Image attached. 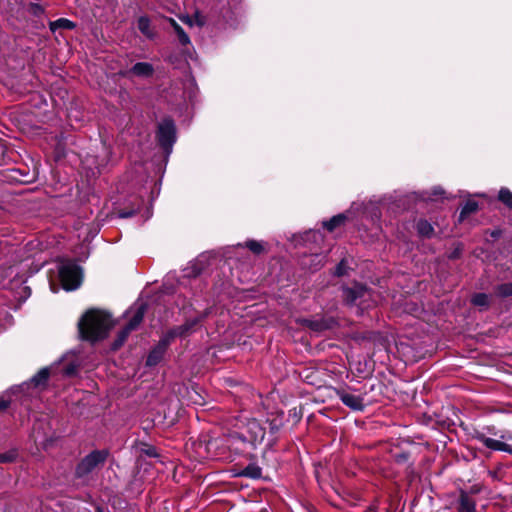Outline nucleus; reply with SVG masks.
Here are the masks:
<instances>
[{"label": "nucleus", "instance_id": "obj_6", "mask_svg": "<svg viewBox=\"0 0 512 512\" xmlns=\"http://www.w3.org/2000/svg\"><path fill=\"white\" fill-rule=\"evenodd\" d=\"M268 450H265L262 454L261 463H259L256 455L249 453L247 455V459L249 462L244 464H237L234 471L235 475L242 478H247L251 480H260L263 479V466H268L267 464V455Z\"/></svg>", "mask_w": 512, "mask_h": 512}, {"label": "nucleus", "instance_id": "obj_13", "mask_svg": "<svg viewBox=\"0 0 512 512\" xmlns=\"http://www.w3.org/2000/svg\"><path fill=\"white\" fill-rule=\"evenodd\" d=\"M475 439L481 442L486 448L494 451H503L512 455V445L510 444L487 437L483 433H477Z\"/></svg>", "mask_w": 512, "mask_h": 512}, {"label": "nucleus", "instance_id": "obj_33", "mask_svg": "<svg viewBox=\"0 0 512 512\" xmlns=\"http://www.w3.org/2000/svg\"><path fill=\"white\" fill-rule=\"evenodd\" d=\"M351 268L349 267V263L347 258H342L340 262L336 265L334 271L332 272V275L335 277H344L348 275V272Z\"/></svg>", "mask_w": 512, "mask_h": 512}, {"label": "nucleus", "instance_id": "obj_48", "mask_svg": "<svg viewBox=\"0 0 512 512\" xmlns=\"http://www.w3.org/2000/svg\"><path fill=\"white\" fill-rule=\"evenodd\" d=\"M510 512H512V510Z\"/></svg>", "mask_w": 512, "mask_h": 512}, {"label": "nucleus", "instance_id": "obj_7", "mask_svg": "<svg viewBox=\"0 0 512 512\" xmlns=\"http://www.w3.org/2000/svg\"><path fill=\"white\" fill-rule=\"evenodd\" d=\"M147 308L148 304L145 302H142L136 308L133 316L130 318L128 323L118 332L116 338L112 343V350L120 349L127 340L130 333L139 327V325L142 323L144 319Z\"/></svg>", "mask_w": 512, "mask_h": 512}, {"label": "nucleus", "instance_id": "obj_24", "mask_svg": "<svg viewBox=\"0 0 512 512\" xmlns=\"http://www.w3.org/2000/svg\"><path fill=\"white\" fill-rule=\"evenodd\" d=\"M207 268V262L203 259H197L186 268V276L189 278L199 277Z\"/></svg>", "mask_w": 512, "mask_h": 512}, {"label": "nucleus", "instance_id": "obj_36", "mask_svg": "<svg viewBox=\"0 0 512 512\" xmlns=\"http://www.w3.org/2000/svg\"><path fill=\"white\" fill-rule=\"evenodd\" d=\"M266 424L268 425L269 433L272 436H275L282 427V421L278 418L267 420Z\"/></svg>", "mask_w": 512, "mask_h": 512}, {"label": "nucleus", "instance_id": "obj_19", "mask_svg": "<svg viewBox=\"0 0 512 512\" xmlns=\"http://www.w3.org/2000/svg\"><path fill=\"white\" fill-rule=\"evenodd\" d=\"M166 351L163 347H161L159 344H156L148 353L146 357V366L147 367H154L157 366L164 358V355L166 354Z\"/></svg>", "mask_w": 512, "mask_h": 512}, {"label": "nucleus", "instance_id": "obj_5", "mask_svg": "<svg viewBox=\"0 0 512 512\" xmlns=\"http://www.w3.org/2000/svg\"><path fill=\"white\" fill-rule=\"evenodd\" d=\"M58 276L62 288L66 291H73L80 287L83 271L78 264L68 260L59 265Z\"/></svg>", "mask_w": 512, "mask_h": 512}, {"label": "nucleus", "instance_id": "obj_3", "mask_svg": "<svg viewBox=\"0 0 512 512\" xmlns=\"http://www.w3.org/2000/svg\"><path fill=\"white\" fill-rule=\"evenodd\" d=\"M193 448L199 458L209 460L225 459L229 452L226 436L213 438L202 435L193 443Z\"/></svg>", "mask_w": 512, "mask_h": 512}, {"label": "nucleus", "instance_id": "obj_29", "mask_svg": "<svg viewBox=\"0 0 512 512\" xmlns=\"http://www.w3.org/2000/svg\"><path fill=\"white\" fill-rule=\"evenodd\" d=\"M49 377H50V369L48 367H44L42 369H40L32 378H31V383L35 386V387H40V386H46L47 383H48V380H49Z\"/></svg>", "mask_w": 512, "mask_h": 512}, {"label": "nucleus", "instance_id": "obj_23", "mask_svg": "<svg viewBox=\"0 0 512 512\" xmlns=\"http://www.w3.org/2000/svg\"><path fill=\"white\" fill-rule=\"evenodd\" d=\"M471 305L479 307L480 311H486L490 307V296L483 292L474 293L470 299Z\"/></svg>", "mask_w": 512, "mask_h": 512}, {"label": "nucleus", "instance_id": "obj_34", "mask_svg": "<svg viewBox=\"0 0 512 512\" xmlns=\"http://www.w3.org/2000/svg\"><path fill=\"white\" fill-rule=\"evenodd\" d=\"M244 247L249 249L255 255H260L265 252L263 243L254 239L247 240L244 244Z\"/></svg>", "mask_w": 512, "mask_h": 512}, {"label": "nucleus", "instance_id": "obj_31", "mask_svg": "<svg viewBox=\"0 0 512 512\" xmlns=\"http://www.w3.org/2000/svg\"><path fill=\"white\" fill-rule=\"evenodd\" d=\"M494 293L499 298H508L512 296V281L498 284L494 288Z\"/></svg>", "mask_w": 512, "mask_h": 512}, {"label": "nucleus", "instance_id": "obj_26", "mask_svg": "<svg viewBox=\"0 0 512 512\" xmlns=\"http://www.w3.org/2000/svg\"><path fill=\"white\" fill-rule=\"evenodd\" d=\"M76 23L67 19V18H59L55 21L49 22V29L51 32L55 33L58 29L64 30H73L76 28Z\"/></svg>", "mask_w": 512, "mask_h": 512}, {"label": "nucleus", "instance_id": "obj_38", "mask_svg": "<svg viewBox=\"0 0 512 512\" xmlns=\"http://www.w3.org/2000/svg\"><path fill=\"white\" fill-rule=\"evenodd\" d=\"M463 244L461 242L455 243L453 249L448 253L447 258L449 260H457L461 258L463 253Z\"/></svg>", "mask_w": 512, "mask_h": 512}, {"label": "nucleus", "instance_id": "obj_30", "mask_svg": "<svg viewBox=\"0 0 512 512\" xmlns=\"http://www.w3.org/2000/svg\"><path fill=\"white\" fill-rule=\"evenodd\" d=\"M498 201H500L506 208L512 210V192L507 187H501L498 195Z\"/></svg>", "mask_w": 512, "mask_h": 512}, {"label": "nucleus", "instance_id": "obj_8", "mask_svg": "<svg viewBox=\"0 0 512 512\" xmlns=\"http://www.w3.org/2000/svg\"><path fill=\"white\" fill-rule=\"evenodd\" d=\"M37 171L27 166L8 168L0 171V180L8 184H30L36 181Z\"/></svg>", "mask_w": 512, "mask_h": 512}, {"label": "nucleus", "instance_id": "obj_2", "mask_svg": "<svg viewBox=\"0 0 512 512\" xmlns=\"http://www.w3.org/2000/svg\"><path fill=\"white\" fill-rule=\"evenodd\" d=\"M109 455L107 449H94L81 458L74 467V483L77 486H88L93 479V473L104 467Z\"/></svg>", "mask_w": 512, "mask_h": 512}, {"label": "nucleus", "instance_id": "obj_44", "mask_svg": "<svg viewBox=\"0 0 512 512\" xmlns=\"http://www.w3.org/2000/svg\"><path fill=\"white\" fill-rule=\"evenodd\" d=\"M381 387H382V383H381V382H379V381H377L376 383L371 384V385L369 386V388H368V389H367V384H365V385L363 386V389H364L363 394H367L368 392H372V391H374L376 388L381 389Z\"/></svg>", "mask_w": 512, "mask_h": 512}, {"label": "nucleus", "instance_id": "obj_21", "mask_svg": "<svg viewBox=\"0 0 512 512\" xmlns=\"http://www.w3.org/2000/svg\"><path fill=\"white\" fill-rule=\"evenodd\" d=\"M457 510L458 512H476L475 500L464 490L460 491Z\"/></svg>", "mask_w": 512, "mask_h": 512}, {"label": "nucleus", "instance_id": "obj_14", "mask_svg": "<svg viewBox=\"0 0 512 512\" xmlns=\"http://www.w3.org/2000/svg\"><path fill=\"white\" fill-rule=\"evenodd\" d=\"M336 324V320L332 317L305 321L306 327L315 332L330 330L335 327Z\"/></svg>", "mask_w": 512, "mask_h": 512}, {"label": "nucleus", "instance_id": "obj_20", "mask_svg": "<svg viewBox=\"0 0 512 512\" xmlns=\"http://www.w3.org/2000/svg\"><path fill=\"white\" fill-rule=\"evenodd\" d=\"M198 327L197 320H194V318H187L183 324L174 326V329L178 334V337L183 339L195 332Z\"/></svg>", "mask_w": 512, "mask_h": 512}, {"label": "nucleus", "instance_id": "obj_18", "mask_svg": "<svg viewBox=\"0 0 512 512\" xmlns=\"http://www.w3.org/2000/svg\"><path fill=\"white\" fill-rule=\"evenodd\" d=\"M415 228L419 237L431 239L435 236V230L432 224L425 218L416 221Z\"/></svg>", "mask_w": 512, "mask_h": 512}, {"label": "nucleus", "instance_id": "obj_22", "mask_svg": "<svg viewBox=\"0 0 512 512\" xmlns=\"http://www.w3.org/2000/svg\"><path fill=\"white\" fill-rule=\"evenodd\" d=\"M137 27L139 31L148 39H154L156 36L155 31L151 27L150 18L146 15L140 16L137 20Z\"/></svg>", "mask_w": 512, "mask_h": 512}, {"label": "nucleus", "instance_id": "obj_17", "mask_svg": "<svg viewBox=\"0 0 512 512\" xmlns=\"http://www.w3.org/2000/svg\"><path fill=\"white\" fill-rule=\"evenodd\" d=\"M154 67L148 62L135 63L125 75H133L142 78L152 77L154 74Z\"/></svg>", "mask_w": 512, "mask_h": 512}, {"label": "nucleus", "instance_id": "obj_42", "mask_svg": "<svg viewBox=\"0 0 512 512\" xmlns=\"http://www.w3.org/2000/svg\"><path fill=\"white\" fill-rule=\"evenodd\" d=\"M410 457L411 453L409 451H401L393 455V458L397 464H405L409 461Z\"/></svg>", "mask_w": 512, "mask_h": 512}, {"label": "nucleus", "instance_id": "obj_37", "mask_svg": "<svg viewBox=\"0 0 512 512\" xmlns=\"http://www.w3.org/2000/svg\"><path fill=\"white\" fill-rule=\"evenodd\" d=\"M138 210H139V205L136 208L135 207H132V208L124 207V208L118 209L117 214L120 218L126 219V218H131V217L135 216L138 213Z\"/></svg>", "mask_w": 512, "mask_h": 512}, {"label": "nucleus", "instance_id": "obj_41", "mask_svg": "<svg viewBox=\"0 0 512 512\" xmlns=\"http://www.w3.org/2000/svg\"><path fill=\"white\" fill-rule=\"evenodd\" d=\"M17 452L10 450L5 453H0V463H12L16 460Z\"/></svg>", "mask_w": 512, "mask_h": 512}, {"label": "nucleus", "instance_id": "obj_43", "mask_svg": "<svg viewBox=\"0 0 512 512\" xmlns=\"http://www.w3.org/2000/svg\"><path fill=\"white\" fill-rule=\"evenodd\" d=\"M78 372V365L75 363H69L63 368V375L67 377L76 376Z\"/></svg>", "mask_w": 512, "mask_h": 512}, {"label": "nucleus", "instance_id": "obj_46", "mask_svg": "<svg viewBox=\"0 0 512 512\" xmlns=\"http://www.w3.org/2000/svg\"><path fill=\"white\" fill-rule=\"evenodd\" d=\"M501 234H502V231L500 229H495V230L491 231L490 236L494 239H498V238H500Z\"/></svg>", "mask_w": 512, "mask_h": 512}, {"label": "nucleus", "instance_id": "obj_27", "mask_svg": "<svg viewBox=\"0 0 512 512\" xmlns=\"http://www.w3.org/2000/svg\"><path fill=\"white\" fill-rule=\"evenodd\" d=\"M479 210V203L475 200L468 199L462 207L458 221L463 222L469 215L476 213Z\"/></svg>", "mask_w": 512, "mask_h": 512}, {"label": "nucleus", "instance_id": "obj_25", "mask_svg": "<svg viewBox=\"0 0 512 512\" xmlns=\"http://www.w3.org/2000/svg\"><path fill=\"white\" fill-rule=\"evenodd\" d=\"M348 217L345 213L334 215L329 220L323 222V228L329 232H333L336 228L342 226L347 221Z\"/></svg>", "mask_w": 512, "mask_h": 512}, {"label": "nucleus", "instance_id": "obj_28", "mask_svg": "<svg viewBox=\"0 0 512 512\" xmlns=\"http://www.w3.org/2000/svg\"><path fill=\"white\" fill-rule=\"evenodd\" d=\"M169 22L174 30V32L176 33L177 35V38L179 40V43L182 45V46H187L191 43L190 41V37L188 36V34L184 31V29L182 28V26L180 24H178L176 22V20H174L173 18H169Z\"/></svg>", "mask_w": 512, "mask_h": 512}, {"label": "nucleus", "instance_id": "obj_32", "mask_svg": "<svg viewBox=\"0 0 512 512\" xmlns=\"http://www.w3.org/2000/svg\"><path fill=\"white\" fill-rule=\"evenodd\" d=\"M178 337V334L176 333L174 327L169 329L158 341L157 344H159L161 347H163L165 350L168 349L172 341Z\"/></svg>", "mask_w": 512, "mask_h": 512}, {"label": "nucleus", "instance_id": "obj_1", "mask_svg": "<svg viewBox=\"0 0 512 512\" xmlns=\"http://www.w3.org/2000/svg\"><path fill=\"white\" fill-rule=\"evenodd\" d=\"M112 315L101 309L87 310L78 322V332L81 340L96 343L104 340L113 328Z\"/></svg>", "mask_w": 512, "mask_h": 512}, {"label": "nucleus", "instance_id": "obj_9", "mask_svg": "<svg viewBox=\"0 0 512 512\" xmlns=\"http://www.w3.org/2000/svg\"><path fill=\"white\" fill-rule=\"evenodd\" d=\"M353 390L351 387L343 388L338 387L334 388L336 396L341 400V402L348 408L353 411L362 412L365 409L364 399L360 395H355L350 392Z\"/></svg>", "mask_w": 512, "mask_h": 512}, {"label": "nucleus", "instance_id": "obj_4", "mask_svg": "<svg viewBox=\"0 0 512 512\" xmlns=\"http://www.w3.org/2000/svg\"><path fill=\"white\" fill-rule=\"evenodd\" d=\"M177 140V129L174 120L171 117H165L158 124L156 130V141L163 150L166 158L172 153L173 146Z\"/></svg>", "mask_w": 512, "mask_h": 512}, {"label": "nucleus", "instance_id": "obj_12", "mask_svg": "<svg viewBox=\"0 0 512 512\" xmlns=\"http://www.w3.org/2000/svg\"><path fill=\"white\" fill-rule=\"evenodd\" d=\"M227 443L229 451H234L237 454L245 452L250 447V441L244 431H232L227 436Z\"/></svg>", "mask_w": 512, "mask_h": 512}, {"label": "nucleus", "instance_id": "obj_45", "mask_svg": "<svg viewBox=\"0 0 512 512\" xmlns=\"http://www.w3.org/2000/svg\"><path fill=\"white\" fill-rule=\"evenodd\" d=\"M10 405V401L0 397V412L5 411Z\"/></svg>", "mask_w": 512, "mask_h": 512}, {"label": "nucleus", "instance_id": "obj_39", "mask_svg": "<svg viewBox=\"0 0 512 512\" xmlns=\"http://www.w3.org/2000/svg\"><path fill=\"white\" fill-rule=\"evenodd\" d=\"M404 311L411 315H418L423 311V308L418 303L409 301L405 303Z\"/></svg>", "mask_w": 512, "mask_h": 512}, {"label": "nucleus", "instance_id": "obj_11", "mask_svg": "<svg viewBox=\"0 0 512 512\" xmlns=\"http://www.w3.org/2000/svg\"><path fill=\"white\" fill-rule=\"evenodd\" d=\"M266 430L267 427L263 426L256 419H251L247 422L244 432L247 435V439L250 441L251 449L256 448L258 444L263 442Z\"/></svg>", "mask_w": 512, "mask_h": 512}, {"label": "nucleus", "instance_id": "obj_40", "mask_svg": "<svg viewBox=\"0 0 512 512\" xmlns=\"http://www.w3.org/2000/svg\"><path fill=\"white\" fill-rule=\"evenodd\" d=\"M213 311L214 306H209L200 312L196 317H194V320H197V325L201 326L202 322L205 321L213 313Z\"/></svg>", "mask_w": 512, "mask_h": 512}, {"label": "nucleus", "instance_id": "obj_15", "mask_svg": "<svg viewBox=\"0 0 512 512\" xmlns=\"http://www.w3.org/2000/svg\"><path fill=\"white\" fill-rule=\"evenodd\" d=\"M300 378L303 382L316 388L323 386V378L320 372L313 368H305L300 372Z\"/></svg>", "mask_w": 512, "mask_h": 512}, {"label": "nucleus", "instance_id": "obj_16", "mask_svg": "<svg viewBox=\"0 0 512 512\" xmlns=\"http://www.w3.org/2000/svg\"><path fill=\"white\" fill-rule=\"evenodd\" d=\"M132 449L139 456H147L149 458H157L159 457V453L155 446L148 444L146 442L140 441L136 439L132 444Z\"/></svg>", "mask_w": 512, "mask_h": 512}, {"label": "nucleus", "instance_id": "obj_47", "mask_svg": "<svg viewBox=\"0 0 512 512\" xmlns=\"http://www.w3.org/2000/svg\"><path fill=\"white\" fill-rule=\"evenodd\" d=\"M364 512H377V507L370 505Z\"/></svg>", "mask_w": 512, "mask_h": 512}, {"label": "nucleus", "instance_id": "obj_10", "mask_svg": "<svg viewBox=\"0 0 512 512\" xmlns=\"http://www.w3.org/2000/svg\"><path fill=\"white\" fill-rule=\"evenodd\" d=\"M367 292V286L363 283L354 281L351 286H342V299L345 305L353 306L358 299L364 297Z\"/></svg>", "mask_w": 512, "mask_h": 512}, {"label": "nucleus", "instance_id": "obj_35", "mask_svg": "<svg viewBox=\"0 0 512 512\" xmlns=\"http://www.w3.org/2000/svg\"><path fill=\"white\" fill-rule=\"evenodd\" d=\"M26 10L30 15L37 18L45 14V8L41 4L35 2H30L27 5Z\"/></svg>", "mask_w": 512, "mask_h": 512}]
</instances>
